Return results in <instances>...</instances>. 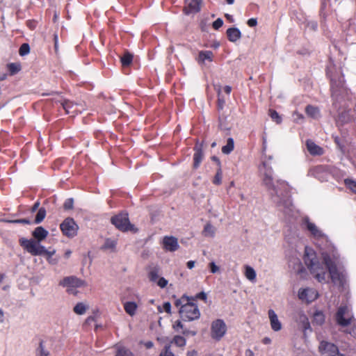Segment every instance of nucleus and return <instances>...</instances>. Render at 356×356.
I'll list each match as a JSON object with an SVG mask.
<instances>
[{
    "instance_id": "f257e3e1",
    "label": "nucleus",
    "mask_w": 356,
    "mask_h": 356,
    "mask_svg": "<svg viewBox=\"0 0 356 356\" xmlns=\"http://www.w3.org/2000/svg\"><path fill=\"white\" fill-rule=\"evenodd\" d=\"M304 261L310 273L318 282H327L329 278L341 291L348 289V275L343 267L340 266L338 255L322 253V259L319 261L314 251L308 247L305 248Z\"/></svg>"
},
{
    "instance_id": "f03ea898",
    "label": "nucleus",
    "mask_w": 356,
    "mask_h": 356,
    "mask_svg": "<svg viewBox=\"0 0 356 356\" xmlns=\"http://www.w3.org/2000/svg\"><path fill=\"white\" fill-rule=\"evenodd\" d=\"M263 186H264L277 207L282 211L286 220L290 221L296 218L297 211L293 207L289 195V186L286 181L277 180L276 184L273 180V170L269 161H262L259 168Z\"/></svg>"
},
{
    "instance_id": "7ed1b4c3",
    "label": "nucleus",
    "mask_w": 356,
    "mask_h": 356,
    "mask_svg": "<svg viewBox=\"0 0 356 356\" xmlns=\"http://www.w3.org/2000/svg\"><path fill=\"white\" fill-rule=\"evenodd\" d=\"M334 66L330 65L327 68V74L330 78L332 97L333 106L339 111L337 123L343 124L351 120L350 110H346L348 106L346 99L349 98V91L344 86L343 76L333 74Z\"/></svg>"
},
{
    "instance_id": "20e7f679",
    "label": "nucleus",
    "mask_w": 356,
    "mask_h": 356,
    "mask_svg": "<svg viewBox=\"0 0 356 356\" xmlns=\"http://www.w3.org/2000/svg\"><path fill=\"white\" fill-rule=\"evenodd\" d=\"M181 317L184 321H194L198 319L200 316V312L197 305L191 302H186L179 310Z\"/></svg>"
},
{
    "instance_id": "39448f33",
    "label": "nucleus",
    "mask_w": 356,
    "mask_h": 356,
    "mask_svg": "<svg viewBox=\"0 0 356 356\" xmlns=\"http://www.w3.org/2000/svg\"><path fill=\"white\" fill-rule=\"evenodd\" d=\"M335 318L337 323L342 327L351 325L355 322L351 309L347 305H341L339 307Z\"/></svg>"
},
{
    "instance_id": "423d86ee",
    "label": "nucleus",
    "mask_w": 356,
    "mask_h": 356,
    "mask_svg": "<svg viewBox=\"0 0 356 356\" xmlns=\"http://www.w3.org/2000/svg\"><path fill=\"white\" fill-rule=\"evenodd\" d=\"M59 285L66 288L69 293L76 294V289L85 286V282L75 276H68L60 280Z\"/></svg>"
},
{
    "instance_id": "0eeeda50",
    "label": "nucleus",
    "mask_w": 356,
    "mask_h": 356,
    "mask_svg": "<svg viewBox=\"0 0 356 356\" xmlns=\"http://www.w3.org/2000/svg\"><path fill=\"white\" fill-rule=\"evenodd\" d=\"M19 242L20 245L32 255H42V252H44V247L37 241L22 238Z\"/></svg>"
},
{
    "instance_id": "6e6552de",
    "label": "nucleus",
    "mask_w": 356,
    "mask_h": 356,
    "mask_svg": "<svg viewBox=\"0 0 356 356\" xmlns=\"http://www.w3.org/2000/svg\"><path fill=\"white\" fill-rule=\"evenodd\" d=\"M227 325L222 319H216L211 325V337L212 339L220 341L226 334Z\"/></svg>"
},
{
    "instance_id": "1a4fd4ad",
    "label": "nucleus",
    "mask_w": 356,
    "mask_h": 356,
    "mask_svg": "<svg viewBox=\"0 0 356 356\" xmlns=\"http://www.w3.org/2000/svg\"><path fill=\"white\" fill-rule=\"evenodd\" d=\"M63 234L69 237L73 238L77 234L78 225L73 218H67L60 225Z\"/></svg>"
},
{
    "instance_id": "9d476101",
    "label": "nucleus",
    "mask_w": 356,
    "mask_h": 356,
    "mask_svg": "<svg viewBox=\"0 0 356 356\" xmlns=\"http://www.w3.org/2000/svg\"><path fill=\"white\" fill-rule=\"evenodd\" d=\"M111 223L118 229L125 232L131 229V225L129 222L127 213H119L111 218Z\"/></svg>"
},
{
    "instance_id": "9b49d317",
    "label": "nucleus",
    "mask_w": 356,
    "mask_h": 356,
    "mask_svg": "<svg viewBox=\"0 0 356 356\" xmlns=\"http://www.w3.org/2000/svg\"><path fill=\"white\" fill-rule=\"evenodd\" d=\"M318 348L324 356H346L339 352L337 346L327 341H322Z\"/></svg>"
},
{
    "instance_id": "f8f14e48",
    "label": "nucleus",
    "mask_w": 356,
    "mask_h": 356,
    "mask_svg": "<svg viewBox=\"0 0 356 356\" xmlns=\"http://www.w3.org/2000/svg\"><path fill=\"white\" fill-rule=\"evenodd\" d=\"M298 298L302 302L309 303L315 300L318 296V292L313 288L300 289L298 291Z\"/></svg>"
},
{
    "instance_id": "ddd939ff",
    "label": "nucleus",
    "mask_w": 356,
    "mask_h": 356,
    "mask_svg": "<svg viewBox=\"0 0 356 356\" xmlns=\"http://www.w3.org/2000/svg\"><path fill=\"white\" fill-rule=\"evenodd\" d=\"M303 224L312 236L316 239H323L326 238L325 234L312 222H310L308 218H305Z\"/></svg>"
},
{
    "instance_id": "4468645a",
    "label": "nucleus",
    "mask_w": 356,
    "mask_h": 356,
    "mask_svg": "<svg viewBox=\"0 0 356 356\" xmlns=\"http://www.w3.org/2000/svg\"><path fill=\"white\" fill-rule=\"evenodd\" d=\"M162 244L163 248L169 252H175L179 247L177 239L174 236H164Z\"/></svg>"
},
{
    "instance_id": "2eb2a0df",
    "label": "nucleus",
    "mask_w": 356,
    "mask_h": 356,
    "mask_svg": "<svg viewBox=\"0 0 356 356\" xmlns=\"http://www.w3.org/2000/svg\"><path fill=\"white\" fill-rule=\"evenodd\" d=\"M201 0H186L184 12L186 15L197 13L200 9Z\"/></svg>"
},
{
    "instance_id": "dca6fc26",
    "label": "nucleus",
    "mask_w": 356,
    "mask_h": 356,
    "mask_svg": "<svg viewBox=\"0 0 356 356\" xmlns=\"http://www.w3.org/2000/svg\"><path fill=\"white\" fill-rule=\"evenodd\" d=\"M268 314L272 330L275 332L280 331L282 329V323L279 321L275 311L273 309H269Z\"/></svg>"
},
{
    "instance_id": "f3484780",
    "label": "nucleus",
    "mask_w": 356,
    "mask_h": 356,
    "mask_svg": "<svg viewBox=\"0 0 356 356\" xmlns=\"http://www.w3.org/2000/svg\"><path fill=\"white\" fill-rule=\"evenodd\" d=\"M306 146L308 152L312 156H321L324 153L323 149L311 140H307Z\"/></svg>"
},
{
    "instance_id": "a211bd4d",
    "label": "nucleus",
    "mask_w": 356,
    "mask_h": 356,
    "mask_svg": "<svg viewBox=\"0 0 356 356\" xmlns=\"http://www.w3.org/2000/svg\"><path fill=\"white\" fill-rule=\"evenodd\" d=\"M341 1V0H322L321 14L323 16L327 15L330 10H334V4L339 3Z\"/></svg>"
},
{
    "instance_id": "6ab92c4d",
    "label": "nucleus",
    "mask_w": 356,
    "mask_h": 356,
    "mask_svg": "<svg viewBox=\"0 0 356 356\" xmlns=\"http://www.w3.org/2000/svg\"><path fill=\"white\" fill-rule=\"evenodd\" d=\"M194 150L195 153L193 155V167L194 168H197L203 159L202 145L197 143L194 147Z\"/></svg>"
},
{
    "instance_id": "aec40b11",
    "label": "nucleus",
    "mask_w": 356,
    "mask_h": 356,
    "mask_svg": "<svg viewBox=\"0 0 356 356\" xmlns=\"http://www.w3.org/2000/svg\"><path fill=\"white\" fill-rule=\"evenodd\" d=\"M330 172V168L328 166H324V165H318L314 167L313 169L311 170L310 174L317 179L323 181L326 179L325 177L321 176L320 174L321 172H325L326 174Z\"/></svg>"
},
{
    "instance_id": "412c9836",
    "label": "nucleus",
    "mask_w": 356,
    "mask_h": 356,
    "mask_svg": "<svg viewBox=\"0 0 356 356\" xmlns=\"http://www.w3.org/2000/svg\"><path fill=\"white\" fill-rule=\"evenodd\" d=\"M298 323L302 328L304 335L306 336L307 332H311L312 328L308 318L305 314H300L298 318Z\"/></svg>"
},
{
    "instance_id": "4be33fe9",
    "label": "nucleus",
    "mask_w": 356,
    "mask_h": 356,
    "mask_svg": "<svg viewBox=\"0 0 356 356\" xmlns=\"http://www.w3.org/2000/svg\"><path fill=\"white\" fill-rule=\"evenodd\" d=\"M117 246V239L108 238L105 239L104 245L101 249L111 252H115Z\"/></svg>"
},
{
    "instance_id": "5701e85b",
    "label": "nucleus",
    "mask_w": 356,
    "mask_h": 356,
    "mask_svg": "<svg viewBox=\"0 0 356 356\" xmlns=\"http://www.w3.org/2000/svg\"><path fill=\"white\" fill-rule=\"evenodd\" d=\"M48 231L46 230L42 227H37L34 231L33 232V237L37 240L38 242H41L43 241L47 236H48Z\"/></svg>"
},
{
    "instance_id": "b1692460",
    "label": "nucleus",
    "mask_w": 356,
    "mask_h": 356,
    "mask_svg": "<svg viewBox=\"0 0 356 356\" xmlns=\"http://www.w3.org/2000/svg\"><path fill=\"white\" fill-rule=\"evenodd\" d=\"M227 35L229 41L236 42L241 37V33L237 28H229L227 30Z\"/></svg>"
},
{
    "instance_id": "393cba45",
    "label": "nucleus",
    "mask_w": 356,
    "mask_h": 356,
    "mask_svg": "<svg viewBox=\"0 0 356 356\" xmlns=\"http://www.w3.org/2000/svg\"><path fill=\"white\" fill-rule=\"evenodd\" d=\"M213 54L211 51H200L197 58L199 63H203L206 60L209 62L213 60Z\"/></svg>"
},
{
    "instance_id": "a878e982",
    "label": "nucleus",
    "mask_w": 356,
    "mask_h": 356,
    "mask_svg": "<svg viewBox=\"0 0 356 356\" xmlns=\"http://www.w3.org/2000/svg\"><path fill=\"white\" fill-rule=\"evenodd\" d=\"M89 309V305L83 302H80L76 304L73 308V311L76 314L83 315Z\"/></svg>"
},
{
    "instance_id": "bb28decb",
    "label": "nucleus",
    "mask_w": 356,
    "mask_h": 356,
    "mask_svg": "<svg viewBox=\"0 0 356 356\" xmlns=\"http://www.w3.org/2000/svg\"><path fill=\"white\" fill-rule=\"evenodd\" d=\"M137 307L138 306L134 302H126L124 304V309L125 312L131 316L135 315Z\"/></svg>"
},
{
    "instance_id": "cd10ccee",
    "label": "nucleus",
    "mask_w": 356,
    "mask_h": 356,
    "mask_svg": "<svg viewBox=\"0 0 356 356\" xmlns=\"http://www.w3.org/2000/svg\"><path fill=\"white\" fill-rule=\"evenodd\" d=\"M245 276L252 282H254L256 281V272L254 268L250 266H245Z\"/></svg>"
},
{
    "instance_id": "c85d7f7f",
    "label": "nucleus",
    "mask_w": 356,
    "mask_h": 356,
    "mask_svg": "<svg viewBox=\"0 0 356 356\" xmlns=\"http://www.w3.org/2000/svg\"><path fill=\"white\" fill-rule=\"evenodd\" d=\"M307 115L312 118L316 119L320 115L319 110L317 107L308 105L305 108Z\"/></svg>"
},
{
    "instance_id": "c756f323",
    "label": "nucleus",
    "mask_w": 356,
    "mask_h": 356,
    "mask_svg": "<svg viewBox=\"0 0 356 356\" xmlns=\"http://www.w3.org/2000/svg\"><path fill=\"white\" fill-rule=\"evenodd\" d=\"M234 142L233 138H229L227 144L222 147V152L225 154H229L234 149Z\"/></svg>"
},
{
    "instance_id": "7c9ffc66",
    "label": "nucleus",
    "mask_w": 356,
    "mask_h": 356,
    "mask_svg": "<svg viewBox=\"0 0 356 356\" xmlns=\"http://www.w3.org/2000/svg\"><path fill=\"white\" fill-rule=\"evenodd\" d=\"M115 356H134L132 352L124 346H119Z\"/></svg>"
},
{
    "instance_id": "2f4dec72",
    "label": "nucleus",
    "mask_w": 356,
    "mask_h": 356,
    "mask_svg": "<svg viewBox=\"0 0 356 356\" xmlns=\"http://www.w3.org/2000/svg\"><path fill=\"white\" fill-rule=\"evenodd\" d=\"M215 232H216V229L211 224L208 223L204 226V228L203 230V234L205 236L213 237L215 235Z\"/></svg>"
},
{
    "instance_id": "473e14b6",
    "label": "nucleus",
    "mask_w": 356,
    "mask_h": 356,
    "mask_svg": "<svg viewBox=\"0 0 356 356\" xmlns=\"http://www.w3.org/2000/svg\"><path fill=\"white\" fill-rule=\"evenodd\" d=\"M10 75H14L21 70V65L19 63H11L7 65Z\"/></svg>"
},
{
    "instance_id": "72a5a7b5",
    "label": "nucleus",
    "mask_w": 356,
    "mask_h": 356,
    "mask_svg": "<svg viewBox=\"0 0 356 356\" xmlns=\"http://www.w3.org/2000/svg\"><path fill=\"white\" fill-rule=\"evenodd\" d=\"M46 216V210L44 208L41 207L38 209V211L36 214L35 218V223L38 224L41 222Z\"/></svg>"
},
{
    "instance_id": "f704fd0d",
    "label": "nucleus",
    "mask_w": 356,
    "mask_h": 356,
    "mask_svg": "<svg viewBox=\"0 0 356 356\" xmlns=\"http://www.w3.org/2000/svg\"><path fill=\"white\" fill-rule=\"evenodd\" d=\"M325 321V316L322 312L317 311L314 314V322L322 325Z\"/></svg>"
},
{
    "instance_id": "c9c22d12",
    "label": "nucleus",
    "mask_w": 356,
    "mask_h": 356,
    "mask_svg": "<svg viewBox=\"0 0 356 356\" xmlns=\"http://www.w3.org/2000/svg\"><path fill=\"white\" fill-rule=\"evenodd\" d=\"M133 60V56L130 53H125L122 57H121V63L123 66H128L129 65Z\"/></svg>"
},
{
    "instance_id": "e433bc0d",
    "label": "nucleus",
    "mask_w": 356,
    "mask_h": 356,
    "mask_svg": "<svg viewBox=\"0 0 356 356\" xmlns=\"http://www.w3.org/2000/svg\"><path fill=\"white\" fill-rule=\"evenodd\" d=\"M346 186L353 193L356 194V181L353 179H346L344 180Z\"/></svg>"
},
{
    "instance_id": "4c0bfd02",
    "label": "nucleus",
    "mask_w": 356,
    "mask_h": 356,
    "mask_svg": "<svg viewBox=\"0 0 356 356\" xmlns=\"http://www.w3.org/2000/svg\"><path fill=\"white\" fill-rule=\"evenodd\" d=\"M191 300V298H190L189 297H188L186 296H183L180 299H177L175 300V305L177 307H179V309H180L181 307H183V305L186 304V302H189V301Z\"/></svg>"
},
{
    "instance_id": "58836bf2",
    "label": "nucleus",
    "mask_w": 356,
    "mask_h": 356,
    "mask_svg": "<svg viewBox=\"0 0 356 356\" xmlns=\"http://www.w3.org/2000/svg\"><path fill=\"white\" fill-rule=\"evenodd\" d=\"M172 343L179 347H183L186 345V339L183 337L177 335L173 338Z\"/></svg>"
},
{
    "instance_id": "ea45409f",
    "label": "nucleus",
    "mask_w": 356,
    "mask_h": 356,
    "mask_svg": "<svg viewBox=\"0 0 356 356\" xmlns=\"http://www.w3.org/2000/svg\"><path fill=\"white\" fill-rule=\"evenodd\" d=\"M149 277L150 281L156 282V281L160 278L159 270L156 268L152 269L149 273Z\"/></svg>"
},
{
    "instance_id": "a19ab883",
    "label": "nucleus",
    "mask_w": 356,
    "mask_h": 356,
    "mask_svg": "<svg viewBox=\"0 0 356 356\" xmlns=\"http://www.w3.org/2000/svg\"><path fill=\"white\" fill-rule=\"evenodd\" d=\"M61 104H62L63 109L67 113H71L70 109H72L74 106L73 102L68 101V100H65ZM73 112L74 111H72V113H73Z\"/></svg>"
},
{
    "instance_id": "79ce46f5",
    "label": "nucleus",
    "mask_w": 356,
    "mask_h": 356,
    "mask_svg": "<svg viewBox=\"0 0 356 356\" xmlns=\"http://www.w3.org/2000/svg\"><path fill=\"white\" fill-rule=\"evenodd\" d=\"M217 92H218V106L220 109H222L225 104V100L221 97L220 95V86H218V88H216Z\"/></svg>"
},
{
    "instance_id": "37998d69",
    "label": "nucleus",
    "mask_w": 356,
    "mask_h": 356,
    "mask_svg": "<svg viewBox=\"0 0 356 356\" xmlns=\"http://www.w3.org/2000/svg\"><path fill=\"white\" fill-rule=\"evenodd\" d=\"M159 356H175V354L170 350V345L167 344L163 350L160 353Z\"/></svg>"
},
{
    "instance_id": "c03bdc74",
    "label": "nucleus",
    "mask_w": 356,
    "mask_h": 356,
    "mask_svg": "<svg viewBox=\"0 0 356 356\" xmlns=\"http://www.w3.org/2000/svg\"><path fill=\"white\" fill-rule=\"evenodd\" d=\"M159 312L161 313L163 309L167 312L168 314H171V305L169 302H165L163 305V309L161 306H158L157 307Z\"/></svg>"
},
{
    "instance_id": "a18cd8bd",
    "label": "nucleus",
    "mask_w": 356,
    "mask_h": 356,
    "mask_svg": "<svg viewBox=\"0 0 356 356\" xmlns=\"http://www.w3.org/2000/svg\"><path fill=\"white\" fill-rule=\"evenodd\" d=\"M269 112L270 116L273 120L275 121L277 124H280L282 122V118L277 111L270 110Z\"/></svg>"
},
{
    "instance_id": "49530a36",
    "label": "nucleus",
    "mask_w": 356,
    "mask_h": 356,
    "mask_svg": "<svg viewBox=\"0 0 356 356\" xmlns=\"http://www.w3.org/2000/svg\"><path fill=\"white\" fill-rule=\"evenodd\" d=\"M30 51V47H29V45L27 44V43H24L21 45L20 48H19V54L21 56H24V55H26L29 53Z\"/></svg>"
},
{
    "instance_id": "de8ad7c7",
    "label": "nucleus",
    "mask_w": 356,
    "mask_h": 356,
    "mask_svg": "<svg viewBox=\"0 0 356 356\" xmlns=\"http://www.w3.org/2000/svg\"><path fill=\"white\" fill-rule=\"evenodd\" d=\"M221 181H222V171H221V169L219 168L215 175L213 182V184H215L216 185H219L221 184Z\"/></svg>"
},
{
    "instance_id": "09e8293b",
    "label": "nucleus",
    "mask_w": 356,
    "mask_h": 356,
    "mask_svg": "<svg viewBox=\"0 0 356 356\" xmlns=\"http://www.w3.org/2000/svg\"><path fill=\"white\" fill-rule=\"evenodd\" d=\"M48 355H49V352L44 350V348L42 346V342H40L37 356H48Z\"/></svg>"
},
{
    "instance_id": "8fccbe9b",
    "label": "nucleus",
    "mask_w": 356,
    "mask_h": 356,
    "mask_svg": "<svg viewBox=\"0 0 356 356\" xmlns=\"http://www.w3.org/2000/svg\"><path fill=\"white\" fill-rule=\"evenodd\" d=\"M74 200L72 198L67 199L63 204L65 209H71L73 207Z\"/></svg>"
},
{
    "instance_id": "3c124183",
    "label": "nucleus",
    "mask_w": 356,
    "mask_h": 356,
    "mask_svg": "<svg viewBox=\"0 0 356 356\" xmlns=\"http://www.w3.org/2000/svg\"><path fill=\"white\" fill-rule=\"evenodd\" d=\"M223 24V21L221 18H218L216 21L213 22V28L216 30L220 29Z\"/></svg>"
},
{
    "instance_id": "603ef678",
    "label": "nucleus",
    "mask_w": 356,
    "mask_h": 356,
    "mask_svg": "<svg viewBox=\"0 0 356 356\" xmlns=\"http://www.w3.org/2000/svg\"><path fill=\"white\" fill-rule=\"evenodd\" d=\"M168 280H165L164 277H160L157 281L156 284L159 286L163 289L165 288L168 284Z\"/></svg>"
},
{
    "instance_id": "864d4df0",
    "label": "nucleus",
    "mask_w": 356,
    "mask_h": 356,
    "mask_svg": "<svg viewBox=\"0 0 356 356\" xmlns=\"http://www.w3.org/2000/svg\"><path fill=\"white\" fill-rule=\"evenodd\" d=\"M7 222H10V223H22V224H30L31 223V221L26 218L7 220Z\"/></svg>"
},
{
    "instance_id": "5fc2aeb1",
    "label": "nucleus",
    "mask_w": 356,
    "mask_h": 356,
    "mask_svg": "<svg viewBox=\"0 0 356 356\" xmlns=\"http://www.w3.org/2000/svg\"><path fill=\"white\" fill-rule=\"evenodd\" d=\"M294 121L296 122H300V120H303V115L302 114L298 113V112H294L293 114Z\"/></svg>"
},
{
    "instance_id": "6e6d98bb",
    "label": "nucleus",
    "mask_w": 356,
    "mask_h": 356,
    "mask_svg": "<svg viewBox=\"0 0 356 356\" xmlns=\"http://www.w3.org/2000/svg\"><path fill=\"white\" fill-rule=\"evenodd\" d=\"M210 270L212 273H216L219 270V267L216 265V264L212 261L209 264Z\"/></svg>"
},
{
    "instance_id": "4d7b16f0",
    "label": "nucleus",
    "mask_w": 356,
    "mask_h": 356,
    "mask_svg": "<svg viewBox=\"0 0 356 356\" xmlns=\"http://www.w3.org/2000/svg\"><path fill=\"white\" fill-rule=\"evenodd\" d=\"M307 27L311 30L316 31L318 27L317 22L315 21L309 22L307 23Z\"/></svg>"
},
{
    "instance_id": "13d9d810",
    "label": "nucleus",
    "mask_w": 356,
    "mask_h": 356,
    "mask_svg": "<svg viewBox=\"0 0 356 356\" xmlns=\"http://www.w3.org/2000/svg\"><path fill=\"white\" fill-rule=\"evenodd\" d=\"M47 260L50 264L56 265L58 264L59 259L57 257H47Z\"/></svg>"
},
{
    "instance_id": "bf43d9fd",
    "label": "nucleus",
    "mask_w": 356,
    "mask_h": 356,
    "mask_svg": "<svg viewBox=\"0 0 356 356\" xmlns=\"http://www.w3.org/2000/svg\"><path fill=\"white\" fill-rule=\"evenodd\" d=\"M352 327L348 331L349 334L352 335L353 337L356 338V324L353 322L352 324Z\"/></svg>"
},
{
    "instance_id": "052dcab7",
    "label": "nucleus",
    "mask_w": 356,
    "mask_h": 356,
    "mask_svg": "<svg viewBox=\"0 0 356 356\" xmlns=\"http://www.w3.org/2000/svg\"><path fill=\"white\" fill-rule=\"evenodd\" d=\"M248 25L250 27L256 26L257 24V20L256 18H250L248 20Z\"/></svg>"
},
{
    "instance_id": "680f3d73",
    "label": "nucleus",
    "mask_w": 356,
    "mask_h": 356,
    "mask_svg": "<svg viewBox=\"0 0 356 356\" xmlns=\"http://www.w3.org/2000/svg\"><path fill=\"white\" fill-rule=\"evenodd\" d=\"M195 298L206 301L207 296L204 292H200L195 296Z\"/></svg>"
},
{
    "instance_id": "e2e57ef3",
    "label": "nucleus",
    "mask_w": 356,
    "mask_h": 356,
    "mask_svg": "<svg viewBox=\"0 0 356 356\" xmlns=\"http://www.w3.org/2000/svg\"><path fill=\"white\" fill-rule=\"evenodd\" d=\"M173 328L176 331H179V329H183V325L180 321H177L173 325Z\"/></svg>"
},
{
    "instance_id": "0e129e2a",
    "label": "nucleus",
    "mask_w": 356,
    "mask_h": 356,
    "mask_svg": "<svg viewBox=\"0 0 356 356\" xmlns=\"http://www.w3.org/2000/svg\"><path fill=\"white\" fill-rule=\"evenodd\" d=\"M182 333L185 335L195 336V335H196L197 332L194 331V330H189L187 329H184V330H183Z\"/></svg>"
},
{
    "instance_id": "69168bd1",
    "label": "nucleus",
    "mask_w": 356,
    "mask_h": 356,
    "mask_svg": "<svg viewBox=\"0 0 356 356\" xmlns=\"http://www.w3.org/2000/svg\"><path fill=\"white\" fill-rule=\"evenodd\" d=\"M55 250L49 251L44 248V252H42V255H46L47 257H53L55 254Z\"/></svg>"
},
{
    "instance_id": "338daca9",
    "label": "nucleus",
    "mask_w": 356,
    "mask_h": 356,
    "mask_svg": "<svg viewBox=\"0 0 356 356\" xmlns=\"http://www.w3.org/2000/svg\"><path fill=\"white\" fill-rule=\"evenodd\" d=\"M39 206H40V202L38 201L36 202L32 207L31 208V212H35L37 210L39 209Z\"/></svg>"
},
{
    "instance_id": "774afa93",
    "label": "nucleus",
    "mask_w": 356,
    "mask_h": 356,
    "mask_svg": "<svg viewBox=\"0 0 356 356\" xmlns=\"http://www.w3.org/2000/svg\"><path fill=\"white\" fill-rule=\"evenodd\" d=\"M245 356H254V354L250 349H247L245 352Z\"/></svg>"
}]
</instances>
